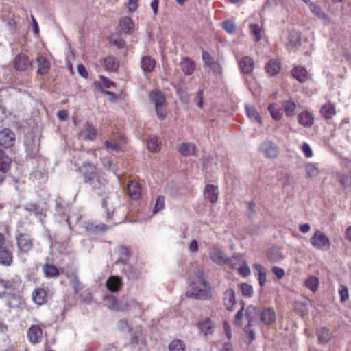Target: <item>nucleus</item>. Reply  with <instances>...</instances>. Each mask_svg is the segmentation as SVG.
Segmentation results:
<instances>
[{
  "mask_svg": "<svg viewBox=\"0 0 351 351\" xmlns=\"http://www.w3.org/2000/svg\"><path fill=\"white\" fill-rule=\"evenodd\" d=\"M79 171L83 177L84 182L101 197L102 206L106 209L107 218L112 219L115 210L114 202H117L118 197L111 193V186L106 174L90 162L84 163L79 168Z\"/></svg>",
  "mask_w": 351,
  "mask_h": 351,
  "instance_id": "nucleus-1",
  "label": "nucleus"
},
{
  "mask_svg": "<svg viewBox=\"0 0 351 351\" xmlns=\"http://www.w3.org/2000/svg\"><path fill=\"white\" fill-rule=\"evenodd\" d=\"M189 298L204 300L212 298L210 283L204 278V273L197 269L194 275L190 277V283L185 293Z\"/></svg>",
  "mask_w": 351,
  "mask_h": 351,
  "instance_id": "nucleus-2",
  "label": "nucleus"
},
{
  "mask_svg": "<svg viewBox=\"0 0 351 351\" xmlns=\"http://www.w3.org/2000/svg\"><path fill=\"white\" fill-rule=\"evenodd\" d=\"M15 141V134L10 129L0 131V172L6 173L10 170L11 158L8 154L12 152Z\"/></svg>",
  "mask_w": 351,
  "mask_h": 351,
  "instance_id": "nucleus-3",
  "label": "nucleus"
},
{
  "mask_svg": "<svg viewBox=\"0 0 351 351\" xmlns=\"http://www.w3.org/2000/svg\"><path fill=\"white\" fill-rule=\"evenodd\" d=\"M5 286H3L5 293L6 294V302L8 307L10 308H19L22 303V298L19 291L20 283L16 280H3Z\"/></svg>",
  "mask_w": 351,
  "mask_h": 351,
  "instance_id": "nucleus-4",
  "label": "nucleus"
},
{
  "mask_svg": "<svg viewBox=\"0 0 351 351\" xmlns=\"http://www.w3.org/2000/svg\"><path fill=\"white\" fill-rule=\"evenodd\" d=\"M13 263L12 246H10L5 237L0 233V265L9 267Z\"/></svg>",
  "mask_w": 351,
  "mask_h": 351,
  "instance_id": "nucleus-5",
  "label": "nucleus"
},
{
  "mask_svg": "<svg viewBox=\"0 0 351 351\" xmlns=\"http://www.w3.org/2000/svg\"><path fill=\"white\" fill-rule=\"evenodd\" d=\"M149 99L152 104L155 106L156 112L160 119H162L165 117V110L164 104L165 102V97L163 93L158 89L152 90L149 93Z\"/></svg>",
  "mask_w": 351,
  "mask_h": 351,
  "instance_id": "nucleus-6",
  "label": "nucleus"
},
{
  "mask_svg": "<svg viewBox=\"0 0 351 351\" xmlns=\"http://www.w3.org/2000/svg\"><path fill=\"white\" fill-rule=\"evenodd\" d=\"M16 245L19 252L21 254H28L34 246L33 238L27 233H19L16 237Z\"/></svg>",
  "mask_w": 351,
  "mask_h": 351,
  "instance_id": "nucleus-7",
  "label": "nucleus"
},
{
  "mask_svg": "<svg viewBox=\"0 0 351 351\" xmlns=\"http://www.w3.org/2000/svg\"><path fill=\"white\" fill-rule=\"evenodd\" d=\"M259 150L266 158L271 159L278 156L280 148L273 141L266 140L261 144Z\"/></svg>",
  "mask_w": 351,
  "mask_h": 351,
  "instance_id": "nucleus-8",
  "label": "nucleus"
},
{
  "mask_svg": "<svg viewBox=\"0 0 351 351\" xmlns=\"http://www.w3.org/2000/svg\"><path fill=\"white\" fill-rule=\"evenodd\" d=\"M212 261L218 265H223L227 263H232L233 258H228L224 253L218 247H213L210 253Z\"/></svg>",
  "mask_w": 351,
  "mask_h": 351,
  "instance_id": "nucleus-9",
  "label": "nucleus"
},
{
  "mask_svg": "<svg viewBox=\"0 0 351 351\" xmlns=\"http://www.w3.org/2000/svg\"><path fill=\"white\" fill-rule=\"evenodd\" d=\"M14 66L18 71H25L32 66V62L27 55L20 53L14 60Z\"/></svg>",
  "mask_w": 351,
  "mask_h": 351,
  "instance_id": "nucleus-10",
  "label": "nucleus"
},
{
  "mask_svg": "<svg viewBox=\"0 0 351 351\" xmlns=\"http://www.w3.org/2000/svg\"><path fill=\"white\" fill-rule=\"evenodd\" d=\"M311 242L314 247L322 250L328 243L329 239L323 232L317 230L311 237Z\"/></svg>",
  "mask_w": 351,
  "mask_h": 351,
  "instance_id": "nucleus-11",
  "label": "nucleus"
},
{
  "mask_svg": "<svg viewBox=\"0 0 351 351\" xmlns=\"http://www.w3.org/2000/svg\"><path fill=\"white\" fill-rule=\"evenodd\" d=\"M25 151L30 158H34L39 152V143L35 138L26 137L25 139Z\"/></svg>",
  "mask_w": 351,
  "mask_h": 351,
  "instance_id": "nucleus-12",
  "label": "nucleus"
},
{
  "mask_svg": "<svg viewBox=\"0 0 351 351\" xmlns=\"http://www.w3.org/2000/svg\"><path fill=\"white\" fill-rule=\"evenodd\" d=\"M27 337L29 341L34 344L39 343L43 337V332L39 325H32L27 330Z\"/></svg>",
  "mask_w": 351,
  "mask_h": 351,
  "instance_id": "nucleus-13",
  "label": "nucleus"
},
{
  "mask_svg": "<svg viewBox=\"0 0 351 351\" xmlns=\"http://www.w3.org/2000/svg\"><path fill=\"white\" fill-rule=\"evenodd\" d=\"M239 68L244 74H250L254 69V60L250 56H243L238 60Z\"/></svg>",
  "mask_w": 351,
  "mask_h": 351,
  "instance_id": "nucleus-14",
  "label": "nucleus"
},
{
  "mask_svg": "<svg viewBox=\"0 0 351 351\" xmlns=\"http://www.w3.org/2000/svg\"><path fill=\"white\" fill-rule=\"evenodd\" d=\"M43 272L46 278H57L60 274H64L63 269H58V267L50 263H46L42 267Z\"/></svg>",
  "mask_w": 351,
  "mask_h": 351,
  "instance_id": "nucleus-15",
  "label": "nucleus"
},
{
  "mask_svg": "<svg viewBox=\"0 0 351 351\" xmlns=\"http://www.w3.org/2000/svg\"><path fill=\"white\" fill-rule=\"evenodd\" d=\"M260 319L265 325H271L276 319L275 311L271 308L263 310L260 315Z\"/></svg>",
  "mask_w": 351,
  "mask_h": 351,
  "instance_id": "nucleus-16",
  "label": "nucleus"
},
{
  "mask_svg": "<svg viewBox=\"0 0 351 351\" xmlns=\"http://www.w3.org/2000/svg\"><path fill=\"white\" fill-rule=\"evenodd\" d=\"M123 143H125L124 137L121 136L119 138L114 137L110 140H107L105 141V145L106 148L114 152L121 151Z\"/></svg>",
  "mask_w": 351,
  "mask_h": 351,
  "instance_id": "nucleus-17",
  "label": "nucleus"
},
{
  "mask_svg": "<svg viewBox=\"0 0 351 351\" xmlns=\"http://www.w3.org/2000/svg\"><path fill=\"white\" fill-rule=\"evenodd\" d=\"M127 192L131 199L134 200L139 199L141 195L140 184L135 181L130 182L128 184Z\"/></svg>",
  "mask_w": 351,
  "mask_h": 351,
  "instance_id": "nucleus-18",
  "label": "nucleus"
},
{
  "mask_svg": "<svg viewBox=\"0 0 351 351\" xmlns=\"http://www.w3.org/2000/svg\"><path fill=\"white\" fill-rule=\"evenodd\" d=\"M65 274L70 280V282L74 289V293L77 295L84 288V285L79 280L77 271L75 270L71 274L66 273Z\"/></svg>",
  "mask_w": 351,
  "mask_h": 351,
  "instance_id": "nucleus-19",
  "label": "nucleus"
},
{
  "mask_svg": "<svg viewBox=\"0 0 351 351\" xmlns=\"http://www.w3.org/2000/svg\"><path fill=\"white\" fill-rule=\"evenodd\" d=\"M223 302L227 310L231 311L235 303V293L232 289H229L224 293Z\"/></svg>",
  "mask_w": 351,
  "mask_h": 351,
  "instance_id": "nucleus-20",
  "label": "nucleus"
},
{
  "mask_svg": "<svg viewBox=\"0 0 351 351\" xmlns=\"http://www.w3.org/2000/svg\"><path fill=\"white\" fill-rule=\"evenodd\" d=\"M34 301L38 305H42L47 302V291L43 288H38L32 293Z\"/></svg>",
  "mask_w": 351,
  "mask_h": 351,
  "instance_id": "nucleus-21",
  "label": "nucleus"
},
{
  "mask_svg": "<svg viewBox=\"0 0 351 351\" xmlns=\"http://www.w3.org/2000/svg\"><path fill=\"white\" fill-rule=\"evenodd\" d=\"M122 285L121 280L119 276H110L106 281V287L112 292H116L119 290Z\"/></svg>",
  "mask_w": 351,
  "mask_h": 351,
  "instance_id": "nucleus-22",
  "label": "nucleus"
},
{
  "mask_svg": "<svg viewBox=\"0 0 351 351\" xmlns=\"http://www.w3.org/2000/svg\"><path fill=\"white\" fill-rule=\"evenodd\" d=\"M204 196L210 202L215 203L218 199L217 188L213 185H208L204 190Z\"/></svg>",
  "mask_w": 351,
  "mask_h": 351,
  "instance_id": "nucleus-23",
  "label": "nucleus"
},
{
  "mask_svg": "<svg viewBox=\"0 0 351 351\" xmlns=\"http://www.w3.org/2000/svg\"><path fill=\"white\" fill-rule=\"evenodd\" d=\"M298 122L304 127H311L314 122V118L310 112L304 111L299 114Z\"/></svg>",
  "mask_w": 351,
  "mask_h": 351,
  "instance_id": "nucleus-24",
  "label": "nucleus"
},
{
  "mask_svg": "<svg viewBox=\"0 0 351 351\" xmlns=\"http://www.w3.org/2000/svg\"><path fill=\"white\" fill-rule=\"evenodd\" d=\"M180 65L182 71L188 75H191L195 68L194 62L188 58H183Z\"/></svg>",
  "mask_w": 351,
  "mask_h": 351,
  "instance_id": "nucleus-25",
  "label": "nucleus"
},
{
  "mask_svg": "<svg viewBox=\"0 0 351 351\" xmlns=\"http://www.w3.org/2000/svg\"><path fill=\"white\" fill-rule=\"evenodd\" d=\"M155 60L149 56H143L141 59V66L143 71L151 72L155 67Z\"/></svg>",
  "mask_w": 351,
  "mask_h": 351,
  "instance_id": "nucleus-26",
  "label": "nucleus"
},
{
  "mask_svg": "<svg viewBox=\"0 0 351 351\" xmlns=\"http://www.w3.org/2000/svg\"><path fill=\"white\" fill-rule=\"evenodd\" d=\"M24 207L27 211L34 213L40 219L45 215L44 208L38 204L29 203L25 205Z\"/></svg>",
  "mask_w": 351,
  "mask_h": 351,
  "instance_id": "nucleus-27",
  "label": "nucleus"
},
{
  "mask_svg": "<svg viewBox=\"0 0 351 351\" xmlns=\"http://www.w3.org/2000/svg\"><path fill=\"white\" fill-rule=\"evenodd\" d=\"M292 75L300 82H304L308 78V72L306 69L300 66L295 67L292 71Z\"/></svg>",
  "mask_w": 351,
  "mask_h": 351,
  "instance_id": "nucleus-28",
  "label": "nucleus"
},
{
  "mask_svg": "<svg viewBox=\"0 0 351 351\" xmlns=\"http://www.w3.org/2000/svg\"><path fill=\"white\" fill-rule=\"evenodd\" d=\"M36 60L38 63L37 73L40 75L46 74L49 69V63L48 60L43 56H38L36 58Z\"/></svg>",
  "mask_w": 351,
  "mask_h": 351,
  "instance_id": "nucleus-29",
  "label": "nucleus"
},
{
  "mask_svg": "<svg viewBox=\"0 0 351 351\" xmlns=\"http://www.w3.org/2000/svg\"><path fill=\"white\" fill-rule=\"evenodd\" d=\"M287 45L291 47H298L300 45V34L296 31H291L288 33L287 37Z\"/></svg>",
  "mask_w": 351,
  "mask_h": 351,
  "instance_id": "nucleus-30",
  "label": "nucleus"
},
{
  "mask_svg": "<svg viewBox=\"0 0 351 351\" xmlns=\"http://www.w3.org/2000/svg\"><path fill=\"white\" fill-rule=\"evenodd\" d=\"M134 27V24L130 17H124L120 21L119 28L121 32L130 33Z\"/></svg>",
  "mask_w": 351,
  "mask_h": 351,
  "instance_id": "nucleus-31",
  "label": "nucleus"
},
{
  "mask_svg": "<svg viewBox=\"0 0 351 351\" xmlns=\"http://www.w3.org/2000/svg\"><path fill=\"white\" fill-rule=\"evenodd\" d=\"M97 130L93 126L88 124L84 130L81 132L80 136L82 138L93 141L96 138Z\"/></svg>",
  "mask_w": 351,
  "mask_h": 351,
  "instance_id": "nucleus-32",
  "label": "nucleus"
},
{
  "mask_svg": "<svg viewBox=\"0 0 351 351\" xmlns=\"http://www.w3.org/2000/svg\"><path fill=\"white\" fill-rule=\"evenodd\" d=\"M179 152L183 156H189L194 154L195 146L193 143H182L179 147Z\"/></svg>",
  "mask_w": 351,
  "mask_h": 351,
  "instance_id": "nucleus-33",
  "label": "nucleus"
},
{
  "mask_svg": "<svg viewBox=\"0 0 351 351\" xmlns=\"http://www.w3.org/2000/svg\"><path fill=\"white\" fill-rule=\"evenodd\" d=\"M245 110L247 117L252 121L261 123V118L257 110L251 106L245 105Z\"/></svg>",
  "mask_w": 351,
  "mask_h": 351,
  "instance_id": "nucleus-34",
  "label": "nucleus"
},
{
  "mask_svg": "<svg viewBox=\"0 0 351 351\" xmlns=\"http://www.w3.org/2000/svg\"><path fill=\"white\" fill-rule=\"evenodd\" d=\"M104 65L107 71L112 72L116 71L119 66V62L114 58L111 56L105 58Z\"/></svg>",
  "mask_w": 351,
  "mask_h": 351,
  "instance_id": "nucleus-35",
  "label": "nucleus"
},
{
  "mask_svg": "<svg viewBox=\"0 0 351 351\" xmlns=\"http://www.w3.org/2000/svg\"><path fill=\"white\" fill-rule=\"evenodd\" d=\"M147 149L152 152H157L160 150L158 139L155 136H150L147 141Z\"/></svg>",
  "mask_w": 351,
  "mask_h": 351,
  "instance_id": "nucleus-36",
  "label": "nucleus"
},
{
  "mask_svg": "<svg viewBox=\"0 0 351 351\" xmlns=\"http://www.w3.org/2000/svg\"><path fill=\"white\" fill-rule=\"evenodd\" d=\"M268 110L272 118L276 120H280L282 117V110L276 104H270L268 107Z\"/></svg>",
  "mask_w": 351,
  "mask_h": 351,
  "instance_id": "nucleus-37",
  "label": "nucleus"
},
{
  "mask_svg": "<svg viewBox=\"0 0 351 351\" xmlns=\"http://www.w3.org/2000/svg\"><path fill=\"white\" fill-rule=\"evenodd\" d=\"M117 328L119 332L123 334H130L131 332V327L128 324V322L126 319L122 318L120 319L117 323Z\"/></svg>",
  "mask_w": 351,
  "mask_h": 351,
  "instance_id": "nucleus-38",
  "label": "nucleus"
},
{
  "mask_svg": "<svg viewBox=\"0 0 351 351\" xmlns=\"http://www.w3.org/2000/svg\"><path fill=\"white\" fill-rule=\"evenodd\" d=\"M119 253L120 254L119 258L115 262V264L117 265L119 263L126 264V261L130 256V253L128 249L124 246H120L119 247Z\"/></svg>",
  "mask_w": 351,
  "mask_h": 351,
  "instance_id": "nucleus-39",
  "label": "nucleus"
},
{
  "mask_svg": "<svg viewBox=\"0 0 351 351\" xmlns=\"http://www.w3.org/2000/svg\"><path fill=\"white\" fill-rule=\"evenodd\" d=\"M280 69V62L276 60H271L267 65V71L271 75H276Z\"/></svg>",
  "mask_w": 351,
  "mask_h": 351,
  "instance_id": "nucleus-40",
  "label": "nucleus"
},
{
  "mask_svg": "<svg viewBox=\"0 0 351 351\" xmlns=\"http://www.w3.org/2000/svg\"><path fill=\"white\" fill-rule=\"evenodd\" d=\"M309 9L315 16L322 19L324 22L327 23V16L322 12L320 7L315 5L314 3H310Z\"/></svg>",
  "mask_w": 351,
  "mask_h": 351,
  "instance_id": "nucleus-41",
  "label": "nucleus"
},
{
  "mask_svg": "<svg viewBox=\"0 0 351 351\" xmlns=\"http://www.w3.org/2000/svg\"><path fill=\"white\" fill-rule=\"evenodd\" d=\"M267 256L268 259L274 263L282 260L285 258L280 252L273 249H269L267 250Z\"/></svg>",
  "mask_w": 351,
  "mask_h": 351,
  "instance_id": "nucleus-42",
  "label": "nucleus"
},
{
  "mask_svg": "<svg viewBox=\"0 0 351 351\" xmlns=\"http://www.w3.org/2000/svg\"><path fill=\"white\" fill-rule=\"evenodd\" d=\"M168 349L169 351H184L185 344L180 339H173L169 343Z\"/></svg>",
  "mask_w": 351,
  "mask_h": 351,
  "instance_id": "nucleus-43",
  "label": "nucleus"
},
{
  "mask_svg": "<svg viewBox=\"0 0 351 351\" xmlns=\"http://www.w3.org/2000/svg\"><path fill=\"white\" fill-rule=\"evenodd\" d=\"M250 29L252 34L255 37L256 42L259 41L262 38L263 31L262 27L258 24L250 25Z\"/></svg>",
  "mask_w": 351,
  "mask_h": 351,
  "instance_id": "nucleus-44",
  "label": "nucleus"
},
{
  "mask_svg": "<svg viewBox=\"0 0 351 351\" xmlns=\"http://www.w3.org/2000/svg\"><path fill=\"white\" fill-rule=\"evenodd\" d=\"M253 267L258 274V281L261 287H263L266 282V273L260 264H254Z\"/></svg>",
  "mask_w": 351,
  "mask_h": 351,
  "instance_id": "nucleus-45",
  "label": "nucleus"
},
{
  "mask_svg": "<svg viewBox=\"0 0 351 351\" xmlns=\"http://www.w3.org/2000/svg\"><path fill=\"white\" fill-rule=\"evenodd\" d=\"M282 106L287 116L292 117L294 115V111L296 108V104L295 102L290 100L285 101L283 102Z\"/></svg>",
  "mask_w": 351,
  "mask_h": 351,
  "instance_id": "nucleus-46",
  "label": "nucleus"
},
{
  "mask_svg": "<svg viewBox=\"0 0 351 351\" xmlns=\"http://www.w3.org/2000/svg\"><path fill=\"white\" fill-rule=\"evenodd\" d=\"M258 310L256 307L254 306H249L245 311L246 317L247 319V322L250 323V325H254V321L255 316L256 315Z\"/></svg>",
  "mask_w": 351,
  "mask_h": 351,
  "instance_id": "nucleus-47",
  "label": "nucleus"
},
{
  "mask_svg": "<svg viewBox=\"0 0 351 351\" xmlns=\"http://www.w3.org/2000/svg\"><path fill=\"white\" fill-rule=\"evenodd\" d=\"M306 176L308 178L316 177L319 173L318 168L315 164L308 163L305 165Z\"/></svg>",
  "mask_w": 351,
  "mask_h": 351,
  "instance_id": "nucleus-48",
  "label": "nucleus"
},
{
  "mask_svg": "<svg viewBox=\"0 0 351 351\" xmlns=\"http://www.w3.org/2000/svg\"><path fill=\"white\" fill-rule=\"evenodd\" d=\"M199 329L202 332H203L205 335L211 333V330L213 328V324L211 320L210 319H206L199 323Z\"/></svg>",
  "mask_w": 351,
  "mask_h": 351,
  "instance_id": "nucleus-49",
  "label": "nucleus"
},
{
  "mask_svg": "<svg viewBox=\"0 0 351 351\" xmlns=\"http://www.w3.org/2000/svg\"><path fill=\"white\" fill-rule=\"evenodd\" d=\"M117 299L113 295L106 296L104 299V305L109 309L116 311Z\"/></svg>",
  "mask_w": 351,
  "mask_h": 351,
  "instance_id": "nucleus-50",
  "label": "nucleus"
},
{
  "mask_svg": "<svg viewBox=\"0 0 351 351\" xmlns=\"http://www.w3.org/2000/svg\"><path fill=\"white\" fill-rule=\"evenodd\" d=\"M317 336L319 343L324 344L329 340V332L326 328H321L317 331Z\"/></svg>",
  "mask_w": 351,
  "mask_h": 351,
  "instance_id": "nucleus-51",
  "label": "nucleus"
},
{
  "mask_svg": "<svg viewBox=\"0 0 351 351\" xmlns=\"http://www.w3.org/2000/svg\"><path fill=\"white\" fill-rule=\"evenodd\" d=\"M305 285L310 290L315 293L318 287V279L316 277L311 276L306 280Z\"/></svg>",
  "mask_w": 351,
  "mask_h": 351,
  "instance_id": "nucleus-52",
  "label": "nucleus"
},
{
  "mask_svg": "<svg viewBox=\"0 0 351 351\" xmlns=\"http://www.w3.org/2000/svg\"><path fill=\"white\" fill-rule=\"evenodd\" d=\"M164 208H165V197L163 196L160 195V196L158 197V198L156 199V203H155V205H154V207L153 209V213H157L159 211L163 210Z\"/></svg>",
  "mask_w": 351,
  "mask_h": 351,
  "instance_id": "nucleus-53",
  "label": "nucleus"
},
{
  "mask_svg": "<svg viewBox=\"0 0 351 351\" xmlns=\"http://www.w3.org/2000/svg\"><path fill=\"white\" fill-rule=\"evenodd\" d=\"M125 311H131L136 308H141V305L134 299L130 298L125 300Z\"/></svg>",
  "mask_w": 351,
  "mask_h": 351,
  "instance_id": "nucleus-54",
  "label": "nucleus"
},
{
  "mask_svg": "<svg viewBox=\"0 0 351 351\" xmlns=\"http://www.w3.org/2000/svg\"><path fill=\"white\" fill-rule=\"evenodd\" d=\"M341 302H346L349 297L348 289L346 286L340 285L338 290Z\"/></svg>",
  "mask_w": 351,
  "mask_h": 351,
  "instance_id": "nucleus-55",
  "label": "nucleus"
},
{
  "mask_svg": "<svg viewBox=\"0 0 351 351\" xmlns=\"http://www.w3.org/2000/svg\"><path fill=\"white\" fill-rule=\"evenodd\" d=\"M241 290L244 296L251 297L253 295L252 287L247 283H243L241 285Z\"/></svg>",
  "mask_w": 351,
  "mask_h": 351,
  "instance_id": "nucleus-56",
  "label": "nucleus"
},
{
  "mask_svg": "<svg viewBox=\"0 0 351 351\" xmlns=\"http://www.w3.org/2000/svg\"><path fill=\"white\" fill-rule=\"evenodd\" d=\"M103 165L106 169L112 171L114 174H117L118 168L117 165L112 161L108 159H104L103 160Z\"/></svg>",
  "mask_w": 351,
  "mask_h": 351,
  "instance_id": "nucleus-57",
  "label": "nucleus"
},
{
  "mask_svg": "<svg viewBox=\"0 0 351 351\" xmlns=\"http://www.w3.org/2000/svg\"><path fill=\"white\" fill-rule=\"evenodd\" d=\"M252 326L253 325H250V323L247 322V324L244 328V331L248 335V344L251 343L255 339V333L252 329Z\"/></svg>",
  "mask_w": 351,
  "mask_h": 351,
  "instance_id": "nucleus-58",
  "label": "nucleus"
},
{
  "mask_svg": "<svg viewBox=\"0 0 351 351\" xmlns=\"http://www.w3.org/2000/svg\"><path fill=\"white\" fill-rule=\"evenodd\" d=\"M239 274L245 277L250 275L251 271L246 263H243L240 265L239 267Z\"/></svg>",
  "mask_w": 351,
  "mask_h": 351,
  "instance_id": "nucleus-59",
  "label": "nucleus"
},
{
  "mask_svg": "<svg viewBox=\"0 0 351 351\" xmlns=\"http://www.w3.org/2000/svg\"><path fill=\"white\" fill-rule=\"evenodd\" d=\"M244 317L243 314V307H241V308L237 311L235 319H234V324L235 326L238 327H241L242 325V319Z\"/></svg>",
  "mask_w": 351,
  "mask_h": 351,
  "instance_id": "nucleus-60",
  "label": "nucleus"
},
{
  "mask_svg": "<svg viewBox=\"0 0 351 351\" xmlns=\"http://www.w3.org/2000/svg\"><path fill=\"white\" fill-rule=\"evenodd\" d=\"M202 60L204 64L209 66L214 62L213 58L210 56L209 53L205 51L202 52Z\"/></svg>",
  "mask_w": 351,
  "mask_h": 351,
  "instance_id": "nucleus-61",
  "label": "nucleus"
},
{
  "mask_svg": "<svg viewBox=\"0 0 351 351\" xmlns=\"http://www.w3.org/2000/svg\"><path fill=\"white\" fill-rule=\"evenodd\" d=\"M223 28L228 33L232 34L236 29V26L234 23L232 22L225 21L223 23Z\"/></svg>",
  "mask_w": 351,
  "mask_h": 351,
  "instance_id": "nucleus-62",
  "label": "nucleus"
},
{
  "mask_svg": "<svg viewBox=\"0 0 351 351\" xmlns=\"http://www.w3.org/2000/svg\"><path fill=\"white\" fill-rule=\"evenodd\" d=\"M272 271L278 279H281L285 276V271L281 267L274 266L272 268Z\"/></svg>",
  "mask_w": 351,
  "mask_h": 351,
  "instance_id": "nucleus-63",
  "label": "nucleus"
},
{
  "mask_svg": "<svg viewBox=\"0 0 351 351\" xmlns=\"http://www.w3.org/2000/svg\"><path fill=\"white\" fill-rule=\"evenodd\" d=\"M80 296L82 302L86 304H90L91 302L92 296L89 291H84Z\"/></svg>",
  "mask_w": 351,
  "mask_h": 351,
  "instance_id": "nucleus-64",
  "label": "nucleus"
}]
</instances>
